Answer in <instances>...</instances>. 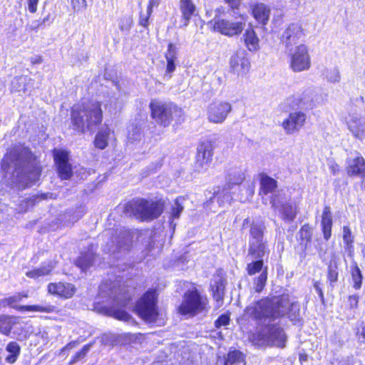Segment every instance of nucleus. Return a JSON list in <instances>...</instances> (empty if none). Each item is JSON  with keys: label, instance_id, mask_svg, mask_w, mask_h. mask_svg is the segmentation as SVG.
Segmentation results:
<instances>
[{"label": "nucleus", "instance_id": "nucleus-1", "mask_svg": "<svg viewBox=\"0 0 365 365\" xmlns=\"http://www.w3.org/2000/svg\"><path fill=\"white\" fill-rule=\"evenodd\" d=\"M4 163L9 164V170L12 172H6V178L7 182L16 186L19 189H24L35 182L40 176L41 170L36 165L34 156L30 150L23 145L14 147L4 159Z\"/></svg>", "mask_w": 365, "mask_h": 365}, {"label": "nucleus", "instance_id": "nucleus-2", "mask_svg": "<svg viewBox=\"0 0 365 365\" xmlns=\"http://www.w3.org/2000/svg\"><path fill=\"white\" fill-rule=\"evenodd\" d=\"M288 305V295L275 297L271 299H262L248 305L244 311V316L265 322L283 317L287 312Z\"/></svg>", "mask_w": 365, "mask_h": 365}, {"label": "nucleus", "instance_id": "nucleus-3", "mask_svg": "<svg viewBox=\"0 0 365 365\" xmlns=\"http://www.w3.org/2000/svg\"><path fill=\"white\" fill-rule=\"evenodd\" d=\"M103 120L99 102L89 101L72 108L71 123L73 129L85 133L94 132Z\"/></svg>", "mask_w": 365, "mask_h": 365}, {"label": "nucleus", "instance_id": "nucleus-4", "mask_svg": "<svg viewBox=\"0 0 365 365\" xmlns=\"http://www.w3.org/2000/svg\"><path fill=\"white\" fill-rule=\"evenodd\" d=\"M101 294H108L110 299H112L113 304L106 308V313L108 315L115 317L119 320L127 322L130 319V316L121 308L128 306L132 297L131 295L125 291L123 288L115 287L113 284L109 287L107 284H102L100 287Z\"/></svg>", "mask_w": 365, "mask_h": 365}, {"label": "nucleus", "instance_id": "nucleus-5", "mask_svg": "<svg viewBox=\"0 0 365 365\" xmlns=\"http://www.w3.org/2000/svg\"><path fill=\"white\" fill-rule=\"evenodd\" d=\"M133 214L142 220H152L158 217L163 211L164 202L137 199L130 205Z\"/></svg>", "mask_w": 365, "mask_h": 365}, {"label": "nucleus", "instance_id": "nucleus-6", "mask_svg": "<svg viewBox=\"0 0 365 365\" xmlns=\"http://www.w3.org/2000/svg\"><path fill=\"white\" fill-rule=\"evenodd\" d=\"M152 118L156 123L163 127L170 125L174 115L181 113V109L171 103L153 100L150 104Z\"/></svg>", "mask_w": 365, "mask_h": 365}, {"label": "nucleus", "instance_id": "nucleus-7", "mask_svg": "<svg viewBox=\"0 0 365 365\" xmlns=\"http://www.w3.org/2000/svg\"><path fill=\"white\" fill-rule=\"evenodd\" d=\"M253 341L257 345H270L278 347H284L286 341V336L280 327L277 326L267 327L261 332L252 335Z\"/></svg>", "mask_w": 365, "mask_h": 365}, {"label": "nucleus", "instance_id": "nucleus-8", "mask_svg": "<svg viewBox=\"0 0 365 365\" xmlns=\"http://www.w3.org/2000/svg\"><path fill=\"white\" fill-rule=\"evenodd\" d=\"M272 208L279 212L280 218L286 222H292L297 214V207L287 201L284 193H277L270 200Z\"/></svg>", "mask_w": 365, "mask_h": 365}, {"label": "nucleus", "instance_id": "nucleus-9", "mask_svg": "<svg viewBox=\"0 0 365 365\" xmlns=\"http://www.w3.org/2000/svg\"><path fill=\"white\" fill-rule=\"evenodd\" d=\"M138 314L148 322H154L157 317L156 294L155 291H148L136 304Z\"/></svg>", "mask_w": 365, "mask_h": 365}, {"label": "nucleus", "instance_id": "nucleus-10", "mask_svg": "<svg viewBox=\"0 0 365 365\" xmlns=\"http://www.w3.org/2000/svg\"><path fill=\"white\" fill-rule=\"evenodd\" d=\"M206 304L207 299L201 297L197 290L188 291L184 295L179 311L182 314H195L201 312Z\"/></svg>", "mask_w": 365, "mask_h": 365}, {"label": "nucleus", "instance_id": "nucleus-11", "mask_svg": "<svg viewBox=\"0 0 365 365\" xmlns=\"http://www.w3.org/2000/svg\"><path fill=\"white\" fill-rule=\"evenodd\" d=\"M210 24L215 31L230 37L240 35L245 26V22L243 21H231L217 16L210 21Z\"/></svg>", "mask_w": 365, "mask_h": 365}, {"label": "nucleus", "instance_id": "nucleus-12", "mask_svg": "<svg viewBox=\"0 0 365 365\" xmlns=\"http://www.w3.org/2000/svg\"><path fill=\"white\" fill-rule=\"evenodd\" d=\"M232 110V105L227 101L215 102L209 105L207 118L209 122L221 124L227 119Z\"/></svg>", "mask_w": 365, "mask_h": 365}, {"label": "nucleus", "instance_id": "nucleus-13", "mask_svg": "<svg viewBox=\"0 0 365 365\" xmlns=\"http://www.w3.org/2000/svg\"><path fill=\"white\" fill-rule=\"evenodd\" d=\"M213 156V145L210 141H205L197 146L195 168L198 173L206 172L210 166Z\"/></svg>", "mask_w": 365, "mask_h": 365}, {"label": "nucleus", "instance_id": "nucleus-14", "mask_svg": "<svg viewBox=\"0 0 365 365\" xmlns=\"http://www.w3.org/2000/svg\"><path fill=\"white\" fill-rule=\"evenodd\" d=\"M311 66V58L307 47L301 44L297 46L291 56L290 67L294 72L308 70Z\"/></svg>", "mask_w": 365, "mask_h": 365}, {"label": "nucleus", "instance_id": "nucleus-15", "mask_svg": "<svg viewBox=\"0 0 365 365\" xmlns=\"http://www.w3.org/2000/svg\"><path fill=\"white\" fill-rule=\"evenodd\" d=\"M230 66L231 71L238 76L245 75L249 71L250 67V63L247 57L245 51H237L230 57Z\"/></svg>", "mask_w": 365, "mask_h": 365}, {"label": "nucleus", "instance_id": "nucleus-16", "mask_svg": "<svg viewBox=\"0 0 365 365\" xmlns=\"http://www.w3.org/2000/svg\"><path fill=\"white\" fill-rule=\"evenodd\" d=\"M346 124L354 138L360 140L365 138V119L359 114L349 113L346 118Z\"/></svg>", "mask_w": 365, "mask_h": 365}, {"label": "nucleus", "instance_id": "nucleus-17", "mask_svg": "<svg viewBox=\"0 0 365 365\" xmlns=\"http://www.w3.org/2000/svg\"><path fill=\"white\" fill-rule=\"evenodd\" d=\"M307 115L301 111L291 113L288 118L284 120L282 126L287 135L298 132L304 125Z\"/></svg>", "mask_w": 365, "mask_h": 365}, {"label": "nucleus", "instance_id": "nucleus-18", "mask_svg": "<svg viewBox=\"0 0 365 365\" xmlns=\"http://www.w3.org/2000/svg\"><path fill=\"white\" fill-rule=\"evenodd\" d=\"M54 160L58 173L62 180H68L73 175L71 165L68 163V153L63 150H54Z\"/></svg>", "mask_w": 365, "mask_h": 365}, {"label": "nucleus", "instance_id": "nucleus-19", "mask_svg": "<svg viewBox=\"0 0 365 365\" xmlns=\"http://www.w3.org/2000/svg\"><path fill=\"white\" fill-rule=\"evenodd\" d=\"M304 35L302 26L293 23L288 26L281 36V42L288 48L296 44Z\"/></svg>", "mask_w": 365, "mask_h": 365}, {"label": "nucleus", "instance_id": "nucleus-20", "mask_svg": "<svg viewBox=\"0 0 365 365\" xmlns=\"http://www.w3.org/2000/svg\"><path fill=\"white\" fill-rule=\"evenodd\" d=\"M225 287V279L220 274H217L214 277L211 284L212 296L216 302V309L221 307L223 304Z\"/></svg>", "mask_w": 365, "mask_h": 365}, {"label": "nucleus", "instance_id": "nucleus-21", "mask_svg": "<svg viewBox=\"0 0 365 365\" xmlns=\"http://www.w3.org/2000/svg\"><path fill=\"white\" fill-rule=\"evenodd\" d=\"M347 173L350 176L358 175L362 178L365 177V160L359 153L353 158L347 160Z\"/></svg>", "mask_w": 365, "mask_h": 365}, {"label": "nucleus", "instance_id": "nucleus-22", "mask_svg": "<svg viewBox=\"0 0 365 365\" xmlns=\"http://www.w3.org/2000/svg\"><path fill=\"white\" fill-rule=\"evenodd\" d=\"M48 292L51 294L68 299L74 294L76 287L71 283H50L48 285Z\"/></svg>", "mask_w": 365, "mask_h": 365}, {"label": "nucleus", "instance_id": "nucleus-23", "mask_svg": "<svg viewBox=\"0 0 365 365\" xmlns=\"http://www.w3.org/2000/svg\"><path fill=\"white\" fill-rule=\"evenodd\" d=\"M248 225H250L249 242L264 240V232L266 227L262 222L258 221L250 222V218H246L242 222V228H245Z\"/></svg>", "mask_w": 365, "mask_h": 365}, {"label": "nucleus", "instance_id": "nucleus-24", "mask_svg": "<svg viewBox=\"0 0 365 365\" xmlns=\"http://www.w3.org/2000/svg\"><path fill=\"white\" fill-rule=\"evenodd\" d=\"M277 187V182L272 178L263 174L260 178V188H259V195L262 197V200L264 203L265 202L264 195L270 193L272 194L271 197H273L274 194L282 193L281 192H277L276 189ZM272 198H270L271 200Z\"/></svg>", "mask_w": 365, "mask_h": 365}, {"label": "nucleus", "instance_id": "nucleus-25", "mask_svg": "<svg viewBox=\"0 0 365 365\" xmlns=\"http://www.w3.org/2000/svg\"><path fill=\"white\" fill-rule=\"evenodd\" d=\"M118 240L117 241V244L115 245V242L112 240V244L110 245H108L104 250L108 252H111L115 254V252L120 251L128 250L130 246V243L131 242V237L130 236L129 232H120L118 237Z\"/></svg>", "mask_w": 365, "mask_h": 365}, {"label": "nucleus", "instance_id": "nucleus-26", "mask_svg": "<svg viewBox=\"0 0 365 365\" xmlns=\"http://www.w3.org/2000/svg\"><path fill=\"white\" fill-rule=\"evenodd\" d=\"M33 88V80L27 76L14 77L11 83V89L13 92L31 91Z\"/></svg>", "mask_w": 365, "mask_h": 365}, {"label": "nucleus", "instance_id": "nucleus-27", "mask_svg": "<svg viewBox=\"0 0 365 365\" xmlns=\"http://www.w3.org/2000/svg\"><path fill=\"white\" fill-rule=\"evenodd\" d=\"M242 38L247 48L250 52H256L259 49V39L253 29H246Z\"/></svg>", "mask_w": 365, "mask_h": 365}, {"label": "nucleus", "instance_id": "nucleus-28", "mask_svg": "<svg viewBox=\"0 0 365 365\" xmlns=\"http://www.w3.org/2000/svg\"><path fill=\"white\" fill-rule=\"evenodd\" d=\"M268 252L267 241L249 242L248 254L256 259L262 258Z\"/></svg>", "mask_w": 365, "mask_h": 365}, {"label": "nucleus", "instance_id": "nucleus-29", "mask_svg": "<svg viewBox=\"0 0 365 365\" xmlns=\"http://www.w3.org/2000/svg\"><path fill=\"white\" fill-rule=\"evenodd\" d=\"M299 246L302 251L305 252L309 249L312 236V228L309 224L304 225L298 232Z\"/></svg>", "mask_w": 365, "mask_h": 365}, {"label": "nucleus", "instance_id": "nucleus-30", "mask_svg": "<svg viewBox=\"0 0 365 365\" xmlns=\"http://www.w3.org/2000/svg\"><path fill=\"white\" fill-rule=\"evenodd\" d=\"M332 215L331 208L326 206L322 215V227L324 239L327 241L331 235Z\"/></svg>", "mask_w": 365, "mask_h": 365}, {"label": "nucleus", "instance_id": "nucleus-31", "mask_svg": "<svg viewBox=\"0 0 365 365\" xmlns=\"http://www.w3.org/2000/svg\"><path fill=\"white\" fill-rule=\"evenodd\" d=\"M180 9L185 21L184 26H187L191 17L195 14L196 7L192 0H180Z\"/></svg>", "mask_w": 365, "mask_h": 365}, {"label": "nucleus", "instance_id": "nucleus-32", "mask_svg": "<svg viewBox=\"0 0 365 365\" xmlns=\"http://www.w3.org/2000/svg\"><path fill=\"white\" fill-rule=\"evenodd\" d=\"M19 322V317L1 315L0 316V333L9 336L13 327Z\"/></svg>", "mask_w": 365, "mask_h": 365}, {"label": "nucleus", "instance_id": "nucleus-33", "mask_svg": "<svg viewBox=\"0 0 365 365\" xmlns=\"http://www.w3.org/2000/svg\"><path fill=\"white\" fill-rule=\"evenodd\" d=\"M252 14L259 23L266 24L269 18L270 9L264 4H257L254 6Z\"/></svg>", "mask_w": 365, "mask_h": 365}, {"label": "nucleus", "instance_id": "nucleus-34", "mask_svg": "<svg viewBox=\"0 0 365 365\" xmlns=\"http://www.w3.org/2000/svg\"><path fill=\"white\" fill-rule=\"evenodd\" d=\"M245 180V174L239 168H230L226 175L227 184L230 185H238L242 183Z\"/></svg>", "mask_w": 365, "mask_h": 365}, {"label": "nucleus", "instance_id": "nucleus-35", "mask_svg": "<svg viewBox=\"0 0 365 365\" xmlns=\"http://www.w3.org/2000/svg\"><path fill=\"white\" fill-rule=\"evenodd\" d=\"M225 365H245L244 354L238 350L230 351Z\"/></svg>", "mask_w": 365, "mask_h": 365}, {"label": "nucleus", "instance_id": "nucleus-36", "mask_svg": "<svg viewBox=\"0 0 365 365\" xmlns=\"http://www.w3.org/2000/svg\"><path fill=\"white\" fill-rule=\"evenodd\" d=\"M20 311L38 312L43 313H52L55 311L56 307L49 304H38V305H26L20 306L18 308Z\"/></svg>", "mask_w": 365, "mask_h": 365}, {"label": "nucleus", "instance_id": "nucleus-37", "mask_svg": "<svg viewBox=\"0 0 365 365\" xmlns=\"http://www.w3.org/2000/svg\"><path fill=\"white\" fill-rule=\"evenodd\" d=\"M110 130L108 128H102L96 136L94 144L99 149H104L108 145V138Z\"/></svg>", "mask_w": 365, "mask_h": 365}, {"label": "nucleus", "instance_id": "nucleus-38", "mask_svg": "<svg viewBox=\"0 0 365 365\" xmlns=\"http://www.w3.org/2000/svg\"><path fill=\"white\" fill-rule=\"evenodd\" d=\"M324 78L329 83H337L341 80V74L339 68L330 67L327 68L323 71Z\"/></svg>", "mask_w": 365, "mask_h": 365}, {"label": "nucleus", "instance_id": "nucleus-39", "mask_svg": "<svg viewBox=\"0 0 365 365\" xmlns=\"http://www.w3.org/2000/svg\"><path fill=\"white\" fill-rule=\"evenodd\" d=\"M53 268V265L51 263H49L47 265H43L40 268L34 269L31 271L27 272L26 274L30 278L36 279L41 276L48 274Z\"/></svg>", "mask_w": 365, "mask_h": 365}, {"label": "nucleus", "instance_id": "nucleus-40", "mask_svg": "<svg viewBox=\"0 0 365 365\" xmlns=\"http://www.w3.org/2000/svg\"><path fill=\"white\" fill-rule=\"evenodd\" d=\"M299 304L297 302H290V300L289 299V305L287 307V312L284 314L288 315V317L292 321H297L299 318Z\"/></svg>", "mask_w": 365, "mask_h": 365}, {"label": "nucleus", "instance_id": "nucleus-41", "mask_svg": "<svg viewBox=\"0 0 365 365\" xmlns=\"http://www.w3.org/2000/svg\"><path fill=\"white\" fill-rule=\"evenodd\" d=\"M21 300V294L19 293L16 295H14L12 297H10L9 298H6L1 301V304L2 306H9L11 307H13L19 311H20L18 308L20 306H16L15 304L20 302Z\"/></svg>", "mask_w": 365, "mask_h": 365}, {"label": "nucleus", "instance_id": "nucleus-42", "mask_svg": "<svg viewBox=\"0 0 365 365\" xmlns=\"http://www.w3.org/2000/svg\"><path fill=\"white\" fill-rule=\"evenodd\" d=\"M351 277L354 282V287L359 289L361 287L362 275L358 266H355L351 272Z\"/></svg>", "mask_w": 365, "mask_h": 365}, {"label": "nucleus", "instance_id": "nucleus-43", "mask_svg": "<svg viewBox=\"0 0 365 365\" xmlns=\"http://www.w3.org/2000/svg\"><path fill=\"white\" fill-rule=\"evenodd\" d=\"M267 272H262L255 282L254 289L255 292H260L263 289L267 282Z\"/></svg>", "mask_w": 365, "mask_h": 365}, {"label": "nucleus", "instance_id": "nucleus-44", "mask_svg": "<svg viewBox=\"0 0 365 365\" xmlns=\"http://www.w3.org/2000/svg\"><path fill=\"white\" fill-rule=\"evenodd\" d=\"M263 266V261L262 259L257 260L252 263L248 264L247 270L250 275H253L257 272L262 270Z\"/></svg>", "mask_w": 365, "mask_h": 365}, {"label": "nucleus", "instance_id": "nucleus-45", "mask_svg": "<svg viewBox=\"0 0 365 365\" xmlns=\"http://www.w3.org/2000/svg\"><path fill=\"white\" fill-rule=\"evenodd\" d=\"M184 199L181 197H177L175 201V205L172 210V217L173 218H178L183 210L182 202Z\"/></svg>", "mask_w": 365, "mask_h": 365}, {"label": "nucleus", "instance_id": "nucleus-46", "mask_svg": "<svg viewBox=\"0 0 365 365\" xmlns=\"http://www.w3.org/2000/svg\"><path fill=\"white\" fill-rule=\"evenodd\" d=\"M328 279L331 283L335 282L338 279V272L336 263L330 264L328 267Z\"/></svg>", "mask_w": 365, "mask_h": 365}, {"label": "nucleus", "instance_id": "nucleus-47", "mask_svg": "<svg viewBox=\"0 0 365 365\" xmlns=\"http://www.w3.org/2000/svg\"><path fill=\"white\" fill-rule=\"evenodd\" d=\"M93 261L91 257L88 256L81 257L76 261L77 266L81 267L83 270H86L92 265Z\"/></svg>", "mask_w": 365, "mask_h": 365}, {"label": "nucleus", "instance_id": "nucleus-48", "mask_svg": "<svg viewBox=\"0 0 365 365\" xmlns=\"http://www.w3.org/2000/svg\"><path fill=\"white\" fill-rule=\"evenodd\" d=\"M153 11H150L147 9L146 12H140V18H139V24L144 27L148 28L149 25V19L151 16Z\"/></svg>", "mask_w": 365, "mask_h": 365}, {"label": "nucleus", "instance_id": "nucleus-49", "mask_svg": "<svg viewBox=\"0 0 365 365\" xmlns=\"http://www.w3.org/2000/svg\"><path fill=\"white\" fill-rule=\"evenodd\" d=\"M165 58L167 61H176L177 59V48L173 43L168 44V48L165 53Z\"/></svg>", "mask_w": 365, "mask_h": 365}, {"label": "nucleus", "instance_id": "nucleus-50", "mask_svg": "<svg viewBox=\"0 0 365 365\" xmlns=\"http://www.w3.org/2000/svg\"><path fill=\"white\" fill-rule=\"evenodd\" d=\"M343 240L348 247H351L354 242V238L351 236V232L349 227L344 226L343 227Z\"/></svg>", "mask_w": 365, "mask_h": 365}, {"label": "nucleus", "instance_id": "nucleus-51", "mask_svg": "<svg viewBox=\"0 0 365 365\" xmlns=\"http://www.w3.org/2000/svg\"><path fill=\"white\" fill-rule=\"evenodd\" d=\"M132 19L130 17H123L119 23V28L121 31H128L132 26Z\"/></svg>", "mask_w": 365, "mask_h": 365}, {"label": "nucleus", "instance_id": "nucleus-52", "mask_svg": "<svg viewBox=\"0 0 365 365\" xmlns=\"http://www.w3.org/2000/svg\"><path fill=\"white\" fill-rule=\"evenodd\" d=\"M230 321V314H223L218 317L215 321V324L217 328H220L222 326H227L229 324Z\"/></svg>", "mask_w": 365, "mask_h": 365}, {"label": "nucleus", "instance_id": "nucleus-53", "mask_svg": "<svg viewBox=\"0 0 365 365\" xmlns=\"http://www.w3.org/2000/svg\"><path fill=\"white\" fill-rule=\"evenodd\" d=\"M90 349V345H86L83 347V349L80 351H78L73 356V359L71 360V361L70 362V364H74L76 362H77L78 361H79L80 359H81L82 358H83L87 352Z\"/></svg>", "mask_w": 365, "mask_h": 365}, {"label": "nucleus", "instance_id": "nucleus-54", "mask_svg": "<svg viewBox=\"0 0 365 365\" xmlns=\"http://www.w3.org/2000/svg\"><path fill=\"white\" fill-rule=\"evenodd\" d=\"M71 5L74 12H78L81 7H86L87 3L86 0H71Z\"/></svg>", "mask_w": 365, "mask_h": 365}, {"label": "nucleus", "instance_id": "nucleus-55", "mask_svg": "<svg viewBox=\"0 0 365 365\" xmlns=\"http://www.w3.org/2000/svg\"><path fill=\"white\" fill-rule=\"evenodd\" d=\"M6 351L10 354L19 356L20 354V346L16 342L12 341L8 344Z\"/></svg>", "mask_w": 365, "mask_h": 365}, {"label": "nucleus", "instance_id": "nucleus-56", "mask_svg": "<svg viewBox=\"0 0 365 365\" xmlns=\"http://www.w3.org/2000/svg\"><path fill=\"white\" fill-rule=\"evenodd\" d=\"M140 136V128L138 127H132V130L128 131V138L132 140H137Z\"/></svg>", "mask_w": 365, "mask_h": 365}, {"label": "nucleus", "instance_id": "nucleus-57", "mask_svg": "<svg viewBox=\"0 0 365 365\" xmlns=\"http://www.w3.org/2000/svg\"><path fill=\"white\" fill-rule=\"evenodd\" d=\"M38 1L39 0H27L28 9L31 13L36 12Z\"/></svg>", "mask_w": 365, "mask_h": 365}, {"label": "nucleus", "instance_id": "nucleus-58", "mask_svg": "<svg viewBox=\"0 0 365 365\" xmlns=\"http://www.w3.org/2000/svg\"><path fill=\"white\" fill-rule=\"evenodd\" d=\"M359 297L357 295H351L349 297V305L351 309H356L358 307Z\"/></svg>", "mask_w": 365, "mask_h": 365}, {"label": "nucleus", "instance_id": "nucleus-59", "mask_svg": "<svg viewBox=\"0 0 365 365\" xmlns=\"http://www.w3.org/2000/svg\"><path fill=\"white\" fill-rule=\"evenodd\" d=\"M38 199V197L27 198L24 202L25 207L24 208V211H27L29 209V207L34 205L36 201H37Z\"/></svg>", "mask_w": 365, "mask_h": 365}, {"label": "nucleus", "instance_id": "nucleus-60", "mask_svg": "<svg viewBox=\"0 0 365 365\" xmlns=\"http://www.w3.org/2000/svg\"><path fill=\"white\" fill-rule=\"evenodd\" d=\"M232 9H238L241 4V0H225Z\"/></svg>", "mask_w": 365, "mask_h": 365}, {"label": "nucleus", "instance_id": "nucleus-61", "mask_svg": "<svg viewBox=\"0 0 365 365\" xmlns=\"http://www.w3.org/2000/svg\"><path fill=\"white\" fill-rule=\"evenodd\" d=\"M160 3V0H149L147 9L153 11V7H158Z\"/></svg>", "mask_w": 365, "mask_h": 365}, {"label": "nucleus", "instance_id": "nucleus-62", "mask_svg": "<svg viewBox=\"0 0 365 365\" xmlns=\"http://www.w3.org/2000/svg\"><path fill=\"white\" fill-rule=\"evenodd\" d=\"M77 345H78V342L75 341L68 343L66 346H65L63 348L61 349V354L63 353L66 350H71V349L75 348Z\"/></svg>", "mask_w": 365, "mask_h": 365}, {"label": "nucleus", "instance_id": "nucleus-63", "mask_svg": "<svg viewBox=\"0 0 365 365\" xmlns=\"http://www.w3.org/2000/svg\"><path fill=\"white\" fill-rule=\"evenodd\" d=\"M175 61H167V72L171 73L175 69Z\"/></svg>", "mask_w": 365, "mask_h": 365}, {"label": "nucleus", "instance_id": "nucleus-64", "mask_svg": "<svg viewBox=\"0 0 365 365\" xmlns=\"http://www.w3.org/2000/svg\"><path fill=\"white\" fill-rule=\"evenodd\" d=\"M314 287V289H316L317 294H319L320 299L322 300H323L324 299V294H323L322 289H321V287L319 286V283L315 282Z\"/></svg>", "mask_w": 365, "mask_h": 365}]
</instances>
